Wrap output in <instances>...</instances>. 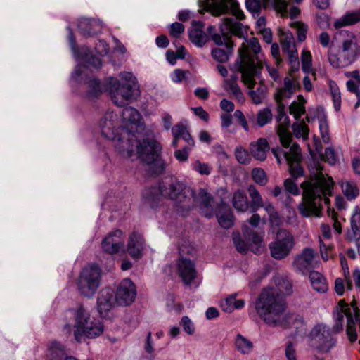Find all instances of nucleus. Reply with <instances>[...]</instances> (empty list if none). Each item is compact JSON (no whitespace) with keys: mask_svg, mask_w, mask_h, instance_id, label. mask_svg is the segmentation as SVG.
Masks as SVG:
<instances>
[{"mask_svg":"<svg viewBox=\"0 0 360 360\" xmlns=\"http://www.w3.org/2000/svg\"><path fill=\"white\" fill-rule=\"evenodd\" d=\"M101 269L94 264L82 269L77 279V285L80 294L86 297H93L101 283Z\"/></svg>","mask_w":360,"mask_h":360,"instance_id":"ddd939ff","label":"nucleus"},{"mask_svg":"<svg viewBox=\"0 0 360 360\" xmlns=\"http://www.w3.org/2000/svg\"><path fill=\"white\" fill-rule=\"evenodd\" d=\"M284 186L285 191L294 195H297L300 193V189L295 181V179H288L284 181Z\"/></svg>","mask_w":360,"mask_h":360,"instance_id":"13d9d810","label":"nucleus"},{"mask_svg":"<svg viewBox=\"0 0 360 360\" xmlns=\"http://www.w3.org/2000/svg\"><path fill=\"white\" fill-rule=\"evenodd\" d=\"M200 2L202 4L203 8L212 15H220L228 9L224 0H200Z\"/></svg>","mask_w":360,"mask_h":360,"instance_id":"473e14b6","label":"nucleus"},{"mask_svg":"<svg viewBox=\"0 0 360 360\" xmlns=\"http://www.w3.org/2000/svg\"><path fill=\"white\" fill-rule=\"evenodd\" d=\"M333 317L335 319L334 330L336 333L342 330L344 318L346 317L347 321V333L350 341L354 342L357 338V333L354 328V321L357 319V317L353 316L351 308L340 301L333 312Z\"/></svg>","mask_w":360,"mask_h":360,"instance_id":"a211bd4d","label":"nucleus"},{"mask_svg":"<svg viewBox=\"0 0 360 360\" xmlns=\"http://www.w3.org/2000/svg\"><path fill=\"white\" fill-rule=\"evenodd\" d=\"M253 181L261 186H264L267 182V177L264 171L261 168H254L251 172Z\"/></svg>","mask_w":360,"mask_h":360,"instance_id":"3c124183","label":"nucleus"},{"mask_svg":"<svg viewBox=\"0 0 360 360\" xmlns=\"http://www.w3.org/2000/svg\"><path fill=\"white\" fill-rule=\"evenodd\" d=\"M234 155L240 164L248 165L251 162L252 158L248 151L241 146L235 148Z\"/></svg>","mask_w":360,"mask_h":360,"instance_id":"49530a36","label":"nucleus"},{"mask_svg":"<svg viewBox=\"0 0 360 360\" xmlns=\"http://www.w3.org/2000/svg\"><path fill=\"white\" fill-rule=\"evenodd\" d=\"M101 247L104 252L109 254L117 253L124 248L123 233L115 230L108 233L102 240Z\"/></svg>","mask_w":360,"mask_h":360,"instance_id":"412c9836","label":"nucleus"},{"mask_svg":"<svg viewBox=\"0 0 360 360\" xmlns=\"http://www.w3.org/2000/svg\"><path fill=\"white\" fill-rule=\"evenodd\" d=\"M292 129L297 138H302L304 141L308 138L309 129L304 122H295L292 126Z\"/></svg>","mask_w":360,"mask_h":360,"instance_id":"a18cd8bd","label":"nucleus"},{"mask_svg":"<svg viewBox=\"0 0 360 360\" xmlns=\"http://www.w3.org/2000/svg\"><path fill=\"white\" fill-rule=\"evenodd\" d=\"M328 86L333 101V105L335 111H339L341 108V94L337 84L333 81L328 80Z\"/></svg>","mask_w":360,"mask_h":360,"instance_id":"a19ab883","label":"nucleus"},{"mask_svg":"<svg viewBox=\"0 0 360 360\" xmlns=\"http://www.w3.org/2000/svg\"><path fill=\"white\" fill-rule=\"evenodd\" d=\"M306 102V99L302 95H299L297 100L294 101L289 106L290 113L296 120H299L301 116L305 114Z\"/></svg>","mask_w":360,"mask_h":360,"instance_id":"e433bc0d","label":"nucleus"},{"mask_svg":"<svg viewBox=\"0 0 360 360\" xmlns=\"http://www.w3.org/2000/svg\"><path fill=\"white\" fill-rule=\"evenodd\" d=\"M340 264L342 269L343 274L347 280V286L349 290L352 289V281L349 280V270L347 259L344 256L340 257Z\"/></svg>","mask_w":360,"mask_h":360,"instance_id":"e2e57ef3","label":"nucleus"},{"mask_svg":"<svg viewBox=\"0 0 360 360\" xmlns=\"http://www.w3.org/2000/svg\"><path fill=\"white\" fill-rule=\"evenodd\" d=\"M277 103L276 121L278 123L277 127V134L283 148L279 147L273 148L271 152L278 164L282 160L287 162L289 171L293 179H297L304 174V169L299 164L302 158L301 150L298 144L292 142V134L289 131L290 120L285 112V107L282 100L276 101Z\"/></svg>","mask_w":360,"mask_h":360,"instance_id":"20e7f679","label":"nucleus"},{"mask_svg":"<svg viewBox=\"0 0 360 360\" xmlns=\"http://www.w3.org/2000/svg\"><path fill=\"white\" fill-rule=\"evenodd\" d=\"M269 145L264 138H259L250 144L251 155L257 160L264 161L266 158L267 152L269 150Z\"/></svg>","mask_w":360,"mask_h":360,"instance_id":"cd10ccee","label":"nucleus"},{"mask_svg":"<svg viewBox=\"0 0 360 360\" xmlns=\"http://www.w3.org/2000/svg\"><path fill=\"white\" fill-rule=\"evenodd\" d=\"M246 8L252 14H258L261 9L260 0H246Z\"/></svg>","mask_w":360,"mask_h":360,"instance_id":"0e129e2a","label":"nucleus"},{"mask_svg":"<svg viewBox=\"0 0 360 360\" xmlns=\"http://www.w3.org/2000/svg\"><path fill=\"white\" fill-rule=\"evenodd\" d=\"M311 180L301 184L303 189L302 202L298 209L304 217L311 215L319 217L321 207L324 203L328 210H330V200L328 196L332 195L333 181L331 177L326 176L323 172L321 162L312 158L308 162Z\"/></svg>","mask_w":360,"mask_h":360,"instance_id":"f257e3e1","label":"nucleus"},{"mask_svg":"<svg viewBox=\"0 0 360 360\" xmlns=\"http://www.w3.org/2000/svg\"><path fill=\"white\" fill-rule=\"evenodd\" d=\"M343 193L349 200L355 199L359 195V189L355 182L346 181L341 184Z\"/></svg>","mask_w":360,"mask_h":360,"instance_id":"ea45409f","label":"nucleus"},{"mask_svg":"<svg viewBox=\"0 0 360 360\" xmlns=\"http://www.w3.org/2000/svg\"><path fill=\"white\" fill-rule=\"evenodd\" d=\"M143 347L145 352L148 354H152L155 351L154 344L152 340V333L150 331L147 333Z\"/></svg>","mask_w":360,"mask_h":360,"instance_id":"69168bd1","label":"nucleus"},{"mask_svg":"<svg viewBox=\"0 0 360 360\" xmlns=\"http://www.w3.org/2000/svg\"><path fill=\"white\" fill-rule=\"evenodd\" d=\"M186 131V127L182 124H176L172 128V133L173 135L172 146L174 147L177 146L179 139L181 138Z\"/></svg>","mask_w":360,"mask_h":360,"instance_id":"8fccbe9b","label":"nucleus"},{"mask_svg":"<svg viewBox=\"0 0 360 360\" xmlns=\"http://www.w3.org/2000/svg\"><path fill=\"white\" fill-rule=\"evenodd\" d=\"M318 120L319 128L320 130L322 140L325 143H328L330 142V138L329 136L328 124L326 120V117L325 115H323L320 116Z\"/></svg>","mask_w":360,"mask_h":360,"instance_id":"de8ad7c7","label":"nucleus"},{"mask_svg":"<svg viewBox=\"0 0 360 360\" xmlns=\"http://www.w3.org/2000/svg\"><path fill=\"white\" fill-rule=\"evenodd\" d=\"M104 87L112 103L118 107H124L140 95L137 79L130 72H121L118 77H106Z\"/></svg>","mask_w":360,"mask_h":360,"instance_id":"1a4fd4ad","label":"nucleus"},{"mask_svg":"<svg viewBox=\"0 0 360 360\" xmlns=\"http://www.w3.org/2000/svg\"><path fill=\"white\" fill-rule=\"evenodd\" d=\"M319 248L321 257L323 260H328L332 255V246L330 243H325L319 238Z\"/></svg>","mask_w":360,"mask_h":360,"instance_id":"864d4df0","label":"nucleus"},{"mask_svg":"<svg viewBox=\"0 0 360 360\" xmlns=\"http://www.w3.org/2000/svg\"><path fill=\"white\" fill-rule=\"evenodd\" d=\"M281 48L284 55L297 51L292 34H288L282 39Z\"/></svg>","mask_w":360,"mask_h":360,"instance_id":"37998d69","label":"nucleus"},{"mask_svg":"<svg viewBox=\"0 0 360 360\" xmlns=\"http://www.w3.org/2000/svg\"><path fill=\"white\" fill-rule=\"evenodd\" d=\"M145 242L143 236L138 233H132L129 237L127 251L134 259H139L143 256Z\"/></svg>","mask_w":360,"mask_h":360,"instance_id":"bb28decb","label":"nucleus"},{"mask_svg":"<svg viewBox=\"0 0 360 360\" xmlns=\"http://www.w3.org/2000/svg\"><path fill=\"white\" fill-rule=\"evenodd\" d=\"M335 333L334 329L323 323L316 325L310 333L311 346L320 353L329 352L336 345Z\"/></svg>","mask_w":360,"mask_h":360,"instance_id":"dca6fc26","label":"nucleus"},{"mask_svg":"<svg viewBox=\"0 0 360 360\" xmlns=\"http://www.w3.org/2000/svg\"><path fill=\"white\" fill-rule=\"evenodd\" d=\"M298 87L297 79L286 77L284 78L283 86L276 90L274 94L276 101L283 100L285 98H290Z\"/></svg>","mask_w":360,"mask_h":360,"instance_id":"c756f323","label":"nucleus"},{"mask_svg":"<svg viewBox=\"0 0 360 360\" xmlns=\"http://www.w3.org/2000/svg\"><path fill=\"white\" fill-rule=\"evenodd\" d=\"M233 345L236 350L243 356L251 354L255 348L252 341L240 333L236 335L233 340Z\"/></svg>","mask_w":360,"mask_h":360,"instance_id":"7c9ffc66","label":"nucleus"},{"mask_svg":"<svg viewBox=\"0 0 360 360\" xmlns=\"http://www.w3.org/2000/svg\"><path fill=\"white\" fill-rule=\"evenodd\" d=\"M302 68L304 72H309L311 66V56L310 52L303 51L301 56Z\"/></svg>","mask_w":360,"mask_h":360,"instance_id":"4d7b16f0","label":"nucleus"},{"mask_svg":"<svg viewBox=\"0 0 360 360\" xmlns=\"http://www.w3.org/2000/svg\"><path fill=\"white\" fill-rule=\"evenodd\" d=\"M198 196L200 210L207 218L215 215L219 225L224 229H229L233 225V214L228 204L223 200L216 202L204 188L200 189Z\"/></svg>","mask_w":360,"mask_h":360,"instance_id":"9b49d317","label":"nucleus"},{"mask_svg":"<svg viewBox=\"0 0 360 360\" xmlns=\"http://www.w3.org/2000/svg\"><path fill=\"white\" fill-rule=\"evenodd\" d=\"M294 245L293 235L286 229H280L274 240L269 244L270 255L275 259H285L290 255Z\"/></svg>","mask_w":360,"mask_h":360,"instance_id":"f3484780","label":"nucleus"},{"mask_svg":"<svg viewBox=\"0 0 360 360\" xmlns=\"http://www.w3.org/2000/svg\"><path fill=\"white\" fill-rule=\"evenodd\" d=\"M191 148L188 146H184L182 149L174 151L175 158L180 162H184L188 160Z\"/></svg>","mask_w":360,"mask_h":360,"instance_id":"bf43d9fd","label":"nucleus"},{"mask_svg":"<svg viewBox=\"0 0 360 360\" xmlns=\"http://www.w3.org/2000/svg\"><path fill=\"white\" fill-rule=\"evenodd\" d=\"M103 27V22L97 19L81 18L77 21V27L85 37L100 33Z\"/></svg>","mask_w":360,"mask_h":360,"instance_id":"393cba45","label":"nucleus"},{"mask_svg":"<svg viewBox=\"0 0 360 360\" xmlns=\"http://www.w3.org/2000/svg\"><path fill=\"white\" fill-rule=\"evenodd\" d=\"M287 58L290 65L291 71H297L300 68V60L297 51L287 53Z\"/></svg>","mask_w":360,"mask_h":360,"instance_id":"5fc2aeb1","label":"nucleus"},{"mask_svg":"<svg viewBox=\"0 0 360 360\" xmlns=\"http://www.w3.org/2000/svg\"><path fill=\"white\" fill-rule=\"evenodd\" d=\"M65 346L60 342L52 341L47 347L46 360H65L67 357Z\"/></svg>","mask_w":360,"mask_h":360,"instance_id":"2f4dec72","label":"nucleus"},{"mask_svg":"<svg viewBox=\"0 0 360 360\" xmlns=\"http://www.w3.org/2000/svg\"><path fill=\"white\" fill-rule=\"evenodd\" d=\"M243 233L244 239L241 238L238 233H233V240L236 250L242 254H245L248 251H252L255 254L260 253L264 248V231L257 233L244 226Z\"/></svg>","mask_w":360,"mask_h":360,"instance_id":"2eb2a0df","label":"nucleus"},{"mask_svg":"<svg viewBox=\"0 0 360 360\" xmlns=\"http://www.w3.org/2000/svg\"><path fill=\"white\" fill-rule=\"evenodd\" d=\"M65 319L66 323L63 327L64 330L68 334L73 332L74 338L77 342H81L84 338H96L103 333V323L91 317L82 305L68 309Z\"/></svg>","mask_w":360,"mask_h":360,"instance_id":"0eeeda50","label":"nucleus"},{"mask_svg":"<svg viewBox=\"0 0 360 360\" xmlns=\"http://www.w3.org/2000/svg\"><path fill=\"white\" fill-rule=\"evenodd\" d=\"M123 143L117 146V150L124 158L131 160L140 159L150 165L155 174L164 172L166 163L160 158L162 147L156 140L146 137L141 131L136 136L128 137Z\"/></svg>","mask_w":360,"mask_h":360,"instance_id":"39448f33","label":"nucleus"},{"mask_svg":"<svg viewBox=\"0 0 360 360\" xmlns=\"http://www.w3.org/2000/svg\"><path fill=\"white\" fill-rule=\"evenodd\" d=\"M275 287L264 288L254 303L258 316L268 325H278L283 319L285 310L283 295L290 294L292 284L284 276H277L274 278Z\"/></svg>","mask_w":360,"mask_h":360,"instance_id":"7ed1b4c3","label":"nucleus"},{"mask_svg":"<svg viewBox=\"0 0 360 360\" xmlns=\"http://www.w3.org/2000/svg\"><path fill=\"white\" fill-rule=\"evenodd\" d=\"M116 303L120 306H128L134 302L136 289L129 278L123 279L117 285L115 293Z\"/></svg>","mask_w":360,"mask_h":360,"instance_id":"aec40b11","label":"nucleus"},{"mask_svg":"<svg viewBox=\"0 0 360 360\" xmlns=\"http://www.w3.org/2000/svg\"><path fill=\"white\" fill-rule=\"evenodd\" d=\"M204 24L201 21H193L192 27L189 32L191 41L198 47L203 46L207 41V35L202 30Z\"/></svg>","mask_w":360,"mask_h":360,"instance_id":"c85d7f7f","label":"nucleus"},{"mask_svg":"<svg viewBox=\"0 0 360 360\" xmlns=\"http://www.w3.org/2000/svg\"><path fill=\"white\" fill-rule=\"evenodd\" d=\"M184 26L182 23L175 22L169 25V34L170 36L177 38L180 34L184 32Z\"/></svg>","mask_w":360,"mask_h":360,"instance_id":"052dcab7","label":"nucleus"},{"mask_svg":"<svg viewBox=\"0 0 360 360\" xmlns=\"http://www.w3.org/2000/svg\"><path fill=\"white\" fill-rule=\"evenodd\" d=\"M350 226L346 233L347 239L354 243L357 252L360 254V208L356 206L350 219Z\"/></svg>","mask_w":360,"mask_h":360,"instance_id":"b1692460","label":"nucleus"},{"mask_svg":"<svg viewBox=\"0 0 360 360\" xmlns=\"http://www.w3.org/2000/svg\"><path fill=\"white\" fill-rule=\"evenodd\" d=\"M179 276L186 285H190L196 277L197 271L193 261L186 257H180L176 262Z\"/></svg>","mask_w":360,"mask_h":360,"instance_id":"4be33fe9","label":"nucleus"},{"mask_svg":"<svg viewBox=\"0 0 360 360\" xmlns=\"http://www.w3.org/2000/svg\"><path fill=\"white\" fill-rule=\"evenodd\" d=\"M265 2L271 4L273 8L281 15L285 16L288 13L287 0H264Z\"/></svg>","mask_w":360,"mask_h":360,"instance_id":"09e8293b","label":"nucleus"},{"mask_svg":"<svg viewBox=\"0 0 360 360\" xmlns=\"http://www.w3.org/2000/svg\"><path fill=\"white\" fill-rule=\"evenodd\" d=\"M360 21V9L347 13L340 18L337 19L334 22L335 28L354 24Z\"/></svg>","mask_w":360,"mask_h":360,"instance_id":"c9c22d12","label":"nucleus"},{"mask_svg":"<svg viewBox=\"0 0 360 360\" xmlns=\"http://www.w3.org/2000/svg\"><path fill=\"white\" fill-rule=\"evenodd\" d=\"M98 128L101 135L106 139L115 143L117 149V145H121L130 137L129 131L124 130L122 125L120 113L112 110L107 111L98 122Z\"/></svg>","mask_w":360,"mask_h":360,"instance_id":"f8f14e48","label":"nucleus"},{"mask_svg":"<svg viewBox=\"0 0 360 360\" xmlns=\"http://www.w3.org/2000/svg\"><path fill=\"white\" fill-rule=\"evenodd\" d=\"M232 203L234 208L240 212H245L249 207V202L245 192L237 191L233 193Z\"/></svg>","mask_w":360,"mask_h":360,"instance_id":"4c0bfd02","label":"nucleus"},{"mask_svg":"<svg viewBox=\"0 0 360 360\" xmlns=\"http://www.w3.org/2000/svg\"><path fill=\"white\" fill-rule=\"evenodd\" d=\"M181 325L182 326L184 330L188 335L194 333L195 327L193 323L188 316H184L181 318Z\"/></svg>","mask_w":360,"mask_h":360,"instance_id":"680f3d73","label":"nucleus"},{"mask_svg":"<svg viewBox=\"0 0 360 360\" xmlns=\"http://www.w3.org/2000/svg\"><path fill=\"white\" fill-rule=\"evenodd\" d=\"M192 168L202 175H208L212 171V167L208 164L199 160H196L192 164Z\"/></svg>","mask_w":360,"mask_h":360,"instance_id":"603ef678","label":"nucleus"},{"mask_svg":"<svg viewBox=\"0 0 360 360\" xmlns=\"http://www.w3.org/2000/svg\"><path fill=\"white\" fill-rule=\"evenodd\" d=\"M314 259V251L313 249L306 248L300 255L295 258L293 265L299 272L305 274L312 268Z\"/></svg>","mask_w":360,"mask_h":360,"instance_id":"a878e982","label":"nucleus"},{"mask_svg":"<svg viewBox=\"0 0 360 360\" xmlns=\"http://www.w3.org/2000/svg\"><path fill=\"white\" fill-rule=\"evenodd\" d=\"M248 193L251 198L250 206L252 209V212H255L259 208L264 206V202L259 192L255 186L250 185L248 187Z\"/></svg>","mask_w":360,"mask_h":360,"instance_id":"58836bf2","label":"nucleus"},{"mask_svg":"<svg viewBox=\"0 0 360 360\" xmlns=\"http://www.w3.org/2000/svg\"><path fill=\"white\" fill-rule=\"evenodd\" d=\"M234 295H230L220 302L222 310L227 313H231L234 311Z\"/></svg>","mask_w":360,"mask_h":360,"instance_id":"6e6d98bb","label":"nucleus"},{"mask_svg":"<svg viewBox=\"0 0 360 360\" xmlns=\"http://www.w3.org/2000/svg\"><path fill=\"white\" fill-rule=\"evenodd\" d=\"M220 29L221 34H212L211 32L214 30V27L209 26L207 28L208 34L211 35L212 39L218 46L224 45L225 48L233 49V43L228 35L229 33L238 37H245V27L241 22L232 18H224Z\"/></svg>","mask_w":360,"mask_h":360,"instance_id":"4468645a","label":"nucleus"},{"mask_svg":"<svg viewBox=\"0 0 360 360\" xmlns=\"http://www.w3.org/2000/svg\"><path fill=\"white\" fill-rule=\"evenodd\" d=\"M232 49L229 48H226V49L215 48L212 50L211 55L216 61L221 63H226L232 55Z\"/></svg>","mask_w":360,"mask_h":360,"instance_id":"79ce46f5","label":"nucleus"},{"mask_svg":"<svg viewBox=\"0 0 360 360\" xmlns=\"http://www.w3.org/2000/svg\"><path fill=\"white\" fill-rule=\"evenodd\" d=\"M95 50L101 56H106L109 52V46L104 40L99 39L96 43Z\"/></svg>","mask_w":360,"mask_h":360,"instance_id":"338daca9","label":"nucleus"},{"mask_svg":"<svg viewBox=\"0 0 360 360\" xmlns=\"http://www.w3.org/2000/svg\"><path fill=\"white\" fill-rule=\"evenodd\" d=\"M116 303L114 290L110 288H103L97 297V309L102 317H105Z\"/></svg>","mask_w":360,"mask_h":360,"instance_id":"5701e85b","label":"nucleus"},{"mask_svg":"<svg viewBox=\"0 0 360 360\" xmlns=\"http://www.w3.org/2000/svg\"><path fill=\"white\" fill-rule=\"evenodd\" d=\"M324 158L330 165H335L338 161V155L331 147L326 148Z\"/></svg>","mask_w":360,"mask_h":360,"instance_id":"774afa93","label":"nucleus"},{"mask_svg":"<svg viewBox=\"0 0 360 360\" xmlns=\"http://www.w3.org/2000/svg\"><path fill=\"white\" fill-rule=\"evenodd\" d=\"M272 113L269 108H263L258 111L256 123L259 127H264L272 120Z\"/></svg>","mask_w":360,"mask_h":360,"instance_id":"c03bdc74","label":"nucleus"},{"mask_svg":"<svg viewBox=\"0 0 360 360\" xmlns=\"http://www.w3.org/2000/svg\"><path fill=\"white\" fill-rule=\"evenodd\" d=\"M309 278L314 290L319 293H325L328 290V285L325 276L319 271H312L309 273Z\"/></svg>","mask_w":360,"mask_h":360,"instance_id":"f704fd0d","label":"nucleus"},{"mask_svg":"<svg viewBox=\"0 0 360 360\" xmlns=\"http://www.w3.org/2000/svg\"><path fill=\"white\" fill-rule=\"evenodd\" d=\"M68 39L72 55L77 62L75 70L71 74L70 84L72 86L81 85L85 90L84 97L89 101L97 99L103 92L101 82L89 74V68H99L101 66V60L92 55L87 46L77 48L73 32L70 27Z\"/></svg>","mask_w":360,"mask_h":360,"instance_id":"f03ea898","label":"nucleus"},{"mask_svg":"<svg viewBox=\"0 0 360 360\" xmlns=\"http://www.w3.org/2000/svg\"><path fill=\"white\" fill-rule=\"evenodd\" d=\"M160 195L169 198L174 201L178 207L179 212H188L193 207L195 201L194 191L188 187L184 181L176 178L170 179L165 184L158 188H150L145 190L143 196L146 201L151 206L159 200Z\"/></svg>","mask_w":360,"mask_h":360,"instance_id":"423d86ee","label":"nucleus"},{"mask_svg":"<svg viewBox=\"0 0 360 360\" xmlns=\"http://www.w3.org/2000/svg\"><path fill=\"white\" fill-rule=\"evenodd\" d=\"M238 70L241 73L242 81L248 88V94L255 105L261 104L266 96V87L261 79L262 64L248 52H240Z\"/></svg>","mask_w":360,"mask_h":360,"instance_id":"6e6552de","label":"nucleus"},{"mask_svg":"<svg viewBox=\"0 0 360 360\" xmlns=\"http://www.w3.org/2000/svg\"><path fill=\"white\" fill-rule=\"evenodd\" d=\"M335 39L338 46V56H328V60L333 67L348 66L360 57V43L352 32L341 30L336 32Z\"/></svg>","mask_w":360,"mask_h":360,"instance_id":"9d476101","label":"nucleus"},{"mask_svg":"<svg viewBox=\"0 0 360 360\" xmlns=\"http://www.w3.org/2000/svg\"><path fill=\"white\" fill-rule=\"evenodd\" d=\"M248 46L243 44L241 48L238 49V58L236 61V67L238 69L237 62L240 59V52H248L252 58H257L258 63L262 64V69L263 68V63L258 56H255L259 53L261 50V46L257 39L252 37L248 41Z\"/></svg>","mask_w":360,"mask_h":360,"instance_id":"72a5a7b5","label":"nucleus"},{"mask_svg":"<svg viewBox=\"0 0 360 360\" xmlns=\"http://www.w3.org/2000/svg\"><path fill=\"white\" fill-rule=\"evenodd\" d=\"M122 125L124 130L129 131L131 136H136L137 133L144 129V124L141 122V116L134 108L127 106L119 112Z\"/></svg>","mask_w":360,"mask_h":360,"instance_id":"6ab92c4d","label":"nucleus"}]
</instances>
